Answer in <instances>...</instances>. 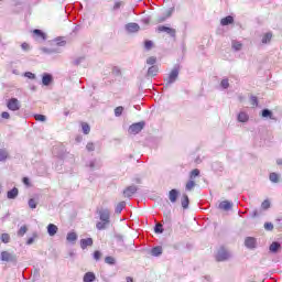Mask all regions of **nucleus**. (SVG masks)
<instances>
[{
	"mask_svg": "<svg viewBox=\"0 0 282 282\" xmlns=\"http://www.w3.org/2000/svg\"><path fill=\"white\" fill-rule=\"evenodd\" d=\"M142 129H144V122H138L130 126L129 133H131L132 135H138V133L142 131Z\"/></svg>",
	"mask_w": 282,
	"mask_h": 282,
	"instance_id": "f257e3e1",
	"label": "nucleus"
},
{
	"mask_svg": "<svg viewBox=\"0 0 282 282\" xmlns=\"http://www.w3.org/2000/svg\"><path fill=\"white\" fill-rule=\"evenodd\" d=\"M8 109L11 111H19L21 109V104L19 102V99L11 98L7 105Z\"/></svg>",
	"mask_w": 282,
	"mask_h": 282,
	"instance_id": "f03ea898",
	"label": "nucleus"
},
{
	"mask_svg": "<svg viewBox=\"0 0 282 282\" xmlns=\"http://www.w3.org/2000/svg\"><path fill=\"white\" fill-rule=\"evenodd\" d=\"M217 261H226L230 259V253L226 249H220L216 256Z\"/></svg>",
	"mask_w": 282,
	"mask_h": 282,
	"instance_id": "7ed1b4c3",
	"label": "nucleus"
},
{
	"mask_svg": "<svg viewBox=\"0 0 282 282\" xmlns=\"http://www.w3.org/2000/svg\"><path fill=\"white\" fill-rule=\"evenodd\" d=\"M178 195H180V192H177V189H171L169 193L170 202H172V204H175L177 202Z\"/></svg>",
	"mask_w": 282,
	"mask_h": 282,
	"instance_id": "20e7f679",
	"label": "nucleus"
},
{
	"mask_svg": "<svg viewBox=\"0 0 282 282\" xmlns=\"http://www.w3.org/2000/svg\"><path fill=\"white\" fill-rule=\"evenodd\" d=\"M138 191L135 186H130L123 191L124 197H132L134 193Z\"/></svg>",
	"mask_w": 282,
	"mask_h": 282,
	"instance_id": "39448f33",
	"label": "nucleus"
},
{
	"mask_svg": "<svg viewBox=\"0 0 282 282\" xmlns=\"http://www.w3.org/2000/svg\"><path fill=\"white\" fill-rule=\"evenodd\" d=\"M47 232H48L50 237H54V235H56L58 232V227L54 224H50L47 226Z\"/></svg>",
	"mask_w": 282,
	"mask_h": 282,
	"instance_id": "423d86ee",
	"label": "nucleus"
},
{
	"mask_svg": "<svg viewBox=\"0 0 282 282\" xmlns=\"http://www.w3.org/2000/svg\"><path fill=\"white\" fill-rule=\"evenodd\" d=\"M159 32H166L167 34H171V36H175V29H171L169 26H159Z\"/></svg>",
	"mask_w": 282,
	"mask_h": 282,
	"instance_id": "0eeeda50",
	"label": "nucleus"
},
{
	"mask_svg": "<svg viewBox=\"0 0 282 282\" xmlns=\"http://www.w3.org/2000/svg\"><path fill=\"white\" fill-rule=\"evenodd\" d=\"M100 220L105 221L106 224H109V210L105 209L99 212Z\"/></svg>",
	"mask_w": 282,
	"mask_h": 282,
	"instance_id": "6e6552de",
	"label": "nucleus"
},
{
	"mask_svg": "<svg viewBox=\"0 0 282 282\" xmlns=\"http://www.w3.org/2000/svg\"><path fill=\"white\" fill-rule=\"evenodd\" d=\"M87 246H94V240L91 238L80 240V248H83V250H85Z\"/></svg>",
	"mask_w": 282,
	"mask_h": 282,
	"instance_id": "1a4fd4ad",
	"label": "nucleus"
},
{
	"mask_svg": "<svg viewBox=\"0 0 282 282\" xmlns=\"http://www.w3.org/2000/svg\"><path fill=\"white\" fill-rule=\"evenodd\" d=\"M96 281V274L94 272H87L84 275V282H94Z\"/></svg>",
	"mask_w": 282,
	"mask_h": 282,
	"instance_id": "9d476101",
	"label": "nucleus"
},
{
	"mask_svg": "<svg viewBox=\"0 0 282 282\" xmlns=\"http://www.w3.org/2000/svg\"><path fill=\"white\" fill-rule=\"evenodd\" d=\"M245 246H247V248H254V246H257V240L252 237H249L246 239Z\"/></svg>",
	"mask_w": 282,
	"mask_h": 282,
	"instance_id": "9b49d317",
	"label": "nucleus"
},
{
	"mask_svg": "<svg viewBox=\"0 0 282 282\" xmlns=\"http://www.w3.org/2000/svg\"><path fill=\"white\" fill-rule=\"evenodd\" d=\"M126 29L128 32H138V30H140V25H138V23H129Z\"/></svg>",
	"mask_w": 282,
	"mask_h": 282,
	"instance_id": "f8f14e48",
	"label": "nucleus"
},
{
	"mask_svg": "<svg viewBox=\"0 0 282 282\" xmlns=\"http://www.w3.org/2000/svg\"><path fill=\"white\" fill-rule=\"evenodd\" d=\"M235 19L232 18V15H228L224 19H221L220 23L221 25H230V23H234Z\"/></svg>",
	"mask_w": 282,
	"mask_h": 282,
	"instance_id": "ddd939ff",
	"label": "nucleus"
},
{
	"mask_svg": "<svg viewBox=\"0 0 282 282\" xmlns=\"http://www.w3.org/2000/svg\"><path fill=\"white\" fill-rule=\"evenodd\" d=\"M232 207V205L230 204V202L228 200H224L219 204V208L221 210H230V208Z\"/></svg>",
	"mask_w": 282,
	"mask_h": 282,
	"instance_id": "4468645a",
	"label": "nucleus"
},
{
	"mask_svg": "<svg viewBox=\"0 0 282 282\" xmlns=\"http://www.w3.org/2000/svg\"><path fill=\"white\" fill-rule=\"evenodd\" d=\"M19 195V189L14 187L13 189L9 191L7 194L8 199H14Z\"/></svg>",
	"mask_w": 282,
	"mask_h": 282,
	"instance_id": "2eb2a0df",
	"label": "nucleus"
},
{
	"mask_svg": "<svg viewBox=\"0 0 282 282\" xmlns=\"http://www.w3.org/2000/svg\"><path fill=\"white\" fill-rule=\"evenodd\" d=\"M34 36H36V39H42V41H45L46 36L45 33H43V31L35 29L33 31Z\"/></svg>",
	"mask_w": 282,
	"mask_h": 282,
	"instance_id": "dca6fc26",
	"label": "nucleus"
},
{
	"mask_svg": "<svg viewBox=\"0 0 282 282\" xmlns=\"http://www.w3.org/2000/svg\"><path fill=\"white\" fill-rule=\"evenodd\" d=\"M151 253L153 257H160V254H162V247H154L151 250Z\"/></svg>",
	"mask_w": 282,
	"mask_h": 282,
	"instance_id": "f3484780",
	"label": "nucleus"
},
{
	"mask_svg": "<svg viewBox=\"0 0 282 282\" xmlns=\"http://www.w3.org/2000/svg\"><path fill=\"white\" fill-rule=\"evenodd\" d=\"M158 72H159L158 66H151V67L148 69L149 76H156V75H158Z\"/></svg>",
	"mask_w": 282,
	"mask_h": 282,
	"instance_id": "a211bd4d",
	"label": "nucleus"
},
{
	"mask_svg": "<svg viewBox=\"0 0 282 282\" xmlns=\"http://www.w3.org/2000/svg\"><path fill=\"white\" fill-rule=\"evenodd\" d=\"M11 259H12V254H10V252L3 251V252L1 253V260H2V261H10Z\"/></svg>",
	"mask_w": 282,
	"mask_h": 282,
	"instance_id": "6ab92c4d",
	"label": "nucleus"
},
{
	"mask_svg": "<svg viewBox=\"0 0 282 282\" xmlns=\"http://www.w3.org/2000/svg\"><path fill=\"white\" fill-rule=\"evenodd\" d=\"M238 120H239V122H248V113H246V112H240V113L238 115Z\"/></svg>",
	"mask_w": 282,
	"mask_h": 282,
	"instance_id": "aec40b11",
	"label": "nucleus"
},
{
	"mask_svg": "<svg viewBox=\"0 0 282 282\" xmlns=\"http://www.w3.org/2000/svg\"><path fill=\"white\" fill-rule=\"evenodd\" d=\"M43 85H50L52 83V75H44L42 78Z\"/></svg>",
	"mask_w": 282,
	"mask_h": 282,
	"instance_id": "412c9836",
	"label": "nucleus"
},
{
	"mask_svg": "<svg viewBox=\"0 0 282 282\" xmlns=\"http://www.w3.org/2000/svg\"><path fill=\"white\" fill-rule=\"evenodd\" d=\"M279 248H281V245L279 242H273L271 246H270V251L271 252H276L279 250Z\"/></svg>",
	"mask_w": 282,
	"mask_h": 282,
	"instance_id": "4be33fe9",
	"label": "nucleus"
},
{
	"mask_svg": "<svg viewBox=\"0 0 282 282\" xmlns=\"http://www.w3.org/2000/svg\"><path fill=\"white\" fill-rule=\"evenodd\" d=\"M76 239H78V236L76 235V232H69L67 235V241H76Z\"/></svg>",
	"mask_w": 282,
	"mask_h": 282,
	"instance_id": "5701e85b",
	"label": "nucleus"
},
{
	"mask_svg": "<svg viewBox=\"0 0 282 282\" xmlns=\"http://www.w3.org/2000/svg\"><path fill=\"white\" fill-rule=\"evenodd\" d=\"M1 241H2V243H10V235L2 234L1 235Z\"/></svg>",
	"mask_w": 282,
	"mask_h": 282,
	"instance_id": "b1692460",
	"label": "nucleus"
},
{
	"mask_svg": "<svg viewBox=\"0 0 282 282\" xmlns=\"http://www.w3.org/2000/svg\"><path fill=\"white\" fill-rule=\"evenodd\" d=\"M271 40H272V33H267V34L262 37V43H270Z\"/></svg>",
	"mask_w": 282,
	"mask_h": 282,
	"instance_id": "393cba45",
	"label": "nucleus"
},
{
	"mask_svg": "<svg viewBox=\"0 0 282 282\" xmlns=\"http://www.w3.org/2000/svg\"><path fill=\"white\" fill-rule=\"evenodd\" d=\"M82 129L86 135L91 131V128L87 123H82Z\"/></svg>",
	"mask_w": 282,
	"mask_h": 282,
	"instance_id": "a878e982",
	"label": "nucleus"
},
{
	"mask_svg": "<svg viewBox=\"0 0 282 282\" xmlns=\"http://www.w3.org/2000/svg\"><path fill=\"white\" fill-rule=\"evenodd\" d=\"M195 188V181L191 180L186 184V191H193Z\"/></svg>",
	"mask_w": 282,
	"mask_h": 282,
	"instance_id": "bb28decb",
	"label": "nucleus"
},
{
	"mask_svg": "<svg viewBox=\"0 0 282 282\" xmlns=\"http://www.w3.org/2000/svg\"><path fill=\"white\" fill-rule=\"evenodd\" d=\"M269 178H270L271 182L276 183V182H279V174L271 173Z\"/></svg>",
	"mask_w": 282,
	"mask_h": 282,
	"instance_id": "cd10ccee",
	"label": "nucleus"
},
{
	"mask_svg": "<svg viewBox=\"0 0 282 282\" xmlns=\"http://www.w3.org/2000/svg\"><path fill=\"white\" fill-rule=\"evenodd\" d=\"M182 206H183V208H188V196L187 195H183Z\"/></svg>",
	"mask_w": 282,
	"mask_h": 282,
	"instance_id": "c85d7f7f",
	"label": "nucleus"
},
{
	"mask_svg": "<svg viewBox=\"0 0 282 282\" xmlns=\"http://www.w3.org/2000/svg\"><path fill=\"white\" fill-rule=\"evenodd\" d=\"M8 159V152L6 150H0V162Z\"/></svg>",
	"mask_w": 282,
	"mask_h": 282,
	"instance_id": "c756f323",
	"label": "nucleus"
},
{
	"mask_svg": "<svg viewBox=\"0 0 282 282\" xmlns=\"http://www.w3.org/2000/svg\"><path fill=\"white\" fill-rule=\"evenodd\" d=\"M26 232H28V227L23 226L18 231V235H19V237H23V235H25Z\"/></svg>",
	"mask_w": 282,
	"mask_h": 282,
	"instance_id": "7c9ffc66",
	"label": "nucleus"
},
{
	"mask_svg": "<svg viewBox=\"0 0 282 282\" xmlns=\"http://www.w3.org/2000/svg\"><path fill=\"white\" fill-rule=\"evenodd\" d=\"M105 262L109 265H113V263H116V259H113V257H106Z\"/></svg>",
	"mask_w": 282,
	"mask_h": 282,
	"instance_id": "2f4dec72",
	"label": "nucleus"
},
{
	"mask_svg": "<svg viewBox=\"0 0 282 282\" xmlns=\"http://www.w3.org/2000/svg\"><path fill=\"white\" fill-rule=\"evenodd\" d=\"M122 111H124V108L122 107H117L115 109V116L119 117V116H122Z\"/></svg>",
	"mask_w": 282,
	"mask_h": 282,
	"instance_id": "473e14b6",
	"label": "nucleus"
},
{
	"mask_svg": "<svg viewBox=\"0 0 282 282\" xmlns=\"http://www.w3.org/2000/svg\"><path fill=\"white\" fill-rule=\"evenodd\" d=\"M35 120H37L39 122H45L46 118L44 115H35L34 116Z\"/></svg>",
	"mask_w": 282,
	"mask_h": 282,
	"instance_id": "72a5a7b5",
	"label": "nucleus"
},
{
	"mask_svg": "<svg viewBox=\"0 0 282 282\" xmlns=\"http://www.w3.org/2000/svg\"><path fill=\"white\" fill-rule=\"evenodd\" d=\"M126 204L124 202H121L117 205L116 212L117 213H122V209L124 208Z\"/></svg>",
	"mask_w": 282,
	"mask_h": 282,
	"instance_id": "f704fd0d",
	"label": "nucleus"
},
{
	"mask_svg": "<svg viewBox=\"0 0 282 282\" xmlns=\"http://www.w3.org/2000/svg\"><path fill=\"white\" fill-rule=\"evenodd\" d=\"M177 76H178V73H177V70H172V73L170 74V80H175L176 78H177Z\"/></svg>",
	"mask_w": 282,
	"mask_h": 282,
	"instance_id": "c9c22d12",
	"label": "nucleus"
},
{
	"mask_svg": "<svg viewBox=\"0 0 282 282\" xmlns=\"http://www.w3.org/2000/svg\"><path fill=\"white\" fill-rule=\"evenodd\" d=\"M199 175V170L195 169L191 172V180H194V177H198Z\"/></svg>",
	"mask_w": 282,
	"mask_h": 282,
	"instance_id": "e433bc0d",
	"label": "nucleus"
},
{
	"mask_svg": "<svg viewBox=\"0 0 282 282\" xmlns=\"http://www.w3.org/2000/svg\"><path fill=\"white\" fill-rule=\"evenodd\" d=\"M241 43L240 42H237V41H235V42H232V47H234V50H236V51H239V50H241Z\"/></svg>",
	"mask_w": 282,
	"mask_h": 282,
	"instance_id": "4c0bfd02",
	"label": "nucleus"
},
{
	"mask_svg": "<svg viewBox=\"0 0 282 282\" xmlns=\"http://www.w3.org/2000/svg\"><path fill=\"white\" fill-rule=\"evenodd\" d=\"M261 208H263V210H268V208H270V200H264L261 204Z\"/></svg>",
	"mask_w": 282,
	"mask_h": 282,
	"instance_id": "58836bf2",
	"label": "nucleus"
},
{
	"mask_svg": "<svg viewBox=\"0 0 282 282\" xmlns=\"http://www.w3.org/2000/svg\"><path fill=\"white\" fill-rule=\"evenodd\" d=\"M106 226H107V223H97V229L98 230H105V228H106Z\"/></svg>",
	"mask_w": 282,
	"mask_h": 282,
	"instance_id": "ea45409f",
	"label": "nucleus"
},
{
	"mask_svg": "<svg viewBox=\"0 0 282 282\" xmlns=\"http://www.w3.org/2000/svg\"><path fill=\"white\" fill-rule=\"evenodd\" d=\"M220 85H221V87H223L224 89H228V87H229L228 79H223L221 83H220Z\"/></svg>",
	"mask_w": 282,
	"mask_h": 282,
	"instance_id": "a19ab883",
	"label": "nucleus"
},
{
	"mask_svg": "<svg viewBox=\"0 0 282 282\" xmlns=\"http://www.w3.org/2000/svg\"><path fill=\"white\" fill-rule=\"evenodd\" d=\"M250 101H251L252 107H257V105H259L258 99H257V97H254V96H252V97L250 98Z\"/></svg>",
	"mask_w": 282,
	"mask_h": 282,
	"instance_id": "79ce46f5",
	"label": "nucleus"
},
{
	"mask_svg": "<svg viewBox=\"0 0 282 282\" xmlns=\"http://www.w3.org/2000/svg\"><path fill=\"white\" fill-rule=\"evenodd\" d=\"M264 228H265V230H273L274 229V225H272V223H265L264 224Z\"/></svg>",
	"mask_w": 282,
	"mask_h": 282,
	"instance_id": "37998d69",
	"label": "nucleus"
},
{
	"mask_svg": "<svg viewBox=\"0 0 282 282\" xmlns=\"http://www.w3.org/2000/svg\"><path fill=\"white\" fill-rule=\"evenodd\" d=\"M100 257H102V253H101L100 251H95V252H94V259H95L96 261H99Z\"/></svg>",
	"mask_w": 282,
	"mask_h": 282,
	"instance_id": "c03bdc74",
	"label": "nucleus"
},
{
	"mask_svg": "<svg viewBox=\"0 0 282 282\" xmlns=\"http://www.w3.org/2000/svg\"><path fill=\"white\" fill-rule=\"evenodd\" d=\"M29 206H30V208H36V200H34V198H31L29 200Z\"/></svg>",
	"mask_w": 282,
	"mask_h": 282,
	"instance_id": "a18cd8bd",
	"label": "nucleus"
},
{
	"mask_svg": "<svg viewBox=\"0 0 282 282\" xmlns=\"http://www.w3.org/2000/svg\"><path fill=\"white\" fill-rule=\"evenodd\" d=\"M145 50H151V47H153V42L152 41H145Z\"/></svg>",
	"mask_w": 282,
	"mask_h": 282,
	"instance_id": "49530a36",
	"label": "nucleus"
},
{
	"mask_svg": "<svg viewBox=\"0 0 282 282\" xmlns=\"http://www.w3.org/2000/svg\"><path fill=\"white\" fill-rule=\"evenodd\" d=\"M268 116H272V112H271L270 110H268V109H264V110L262 111V117H263V118H268Z\"/></svg>",
	"mask_w": 282,
	"mask_h": 282,
	"instance_id": "de8ad7c7",
	"label": "nucleus"
},
{
	"mask_svg": "<svg viewBox=\"0 0 282 282\" xmlns=\"http://www.w3.org/2000/svg\"><path fill=\"white\" fill-rule=\"evenodd\" d=\"M155 57H149L148 59H147V63H148V65H155Z\"/></svg>",
	"mask_w": 282,
	"mask_h": 282,
	"instance_id": "09e8293b",
	"label": "nucleus"
},
{
	"mask_svg": "<svg viewBox=\"0 0 282 282\" xmlns=\"http://www.w3.org/2000/svg\"><path fill=\"white\" fill-rule=\"evenodd\" d=\"M155 232H162V225L161 224H158L155 226Z\"/></svg>",
	"mask_w": 282,
	"mask_h": 282,
	"instance_id": "8fccbe9b",
	"label": "nucleus"
},
{
	"mask_svg": "<svg viewBox=\"0 0 282 282\" xmlns=\"http://www.w3.org/2000/svg\"><path fill=\"white\" fill-rule=\"evenodd\" d=\"M86 148H87V151H94V143H88Z\"/></svg>",
	"mask_w": 282,
	"mask_h": 282,
	"instance_id": "3c124183",
	"label": "nucleus"
},
{
	"mask_svg": "<svg viewBox=\"0 0 282 282\" xmlns=\"http://www.w3.org/2000/svg\"><path fill=\"white\" fill-rule=\"evenodd\" d=\"M122 6V2H116L113 6V10H118Z\"/></svg>",
	"mask_w": 282,
	"mask_h": 282,
	"instance_id": "603ef678",
	"label": "nucleus"
},
{
	"mask_svg": "<svg viewBox=\"0 0 282 282\" xmlns=\"http://www.w3.org/2000/svg\"><path fill=\"white\" fill-rule=\"evenodd\" d=\"M2 118H4V120H8L10 118V113L9 112H2Z\"/></svg>",
	"mask_w": 282,
	"mask_h": 282,
	"instance_id": "864d4df0",
	"label": "nucleus"
},
{
	"mask_svg": "<svg viewBox=\"0 0 282 282\" xmlns=\"http://www.w3.org/2000/svg\"><path fill=\"white\" fill-rule=\"evenodd\" d=\"M25 77L26 78H34V74L33 73H25Z\"/></svg>",
	"mask_w": 282,
	"mask_h": 282,
	"instance_id": "5fc2aeb1",
	"label": "nucleus"
},
{
	"mask_svg": "<svg viewBox=\"0 0 282 282\" xmlns=\"http://www.w3.org/2000/svg\"><path fill=\"white\" fill-rule=\"evenodd\" d=\"M23 183H24L26 186H30V181L28 180V177H24V178H23Z\"/></svg>",
	"mask_w": 282,
	"mask_h": 282,
	"instance_id": "6e6d98bb",
	"label": "nucleus"
},
{
	"mask_svg": "<svg viewBox=\"0 0 282 282\" xmlns=\"http://www.w3.org/2000/svg\"><path fill=\"white\" fill-rule=\"evenodd\" d=\"M126 281H127V282H133V278L128 276V278L126 279Z\"/></svg>",
	"mask_w": 282,
	"mask_h": 282,
	"instance_id": "4d7b16f0",
	"label": "nucleus"
},
{
	"mask_svg": "<svg viewBox=\"0 0 282 282\" xmlns=\"http://www.w3.org/2000/svg\"><path fill=\"white\" fill-rule=\"evenodd\" d=\"M22 47H23V50H25L26 47H28V44H22Z\"/></svg>",
	"mask_w": 282,
	"mask_h": 282,
	"instance_id": "13d9d810",
	"label": "nucleus"
},
{
	"mask_svg": "<svg viewBox=\"0 0 282 282\" xmlns=\"http://www.w3.org/2000/svg\"><path fill=\"white\" fill-rule=\"evenodd\" d=\"M276 164H282L281 159H279V160L276 161Z\"/></svg>",
	"mask_w": 282,
	"mask_h": 282,
	"instance_id": "bf43d9fd",
	"label": "nucleus"
},
{
	"mask_svg": "<svg viewBox=\"0 0 282 282\" xmlns=\"http://www.w3.org/2000/svg\"><path fill=\"white\" fill-rule=\"evenodd\" d=\"M42 51L45 52V53H47V50H45V48H42Z\"/></svg>",
	"mask_w": 282,
	"mask_h": 282,
	"instance_id": "052dcab7",
	"label": "nucleus"
},
{
	"mask_svg": "<svg viewBox=\"0 0 282 282\" xmlns=\"http://www.w3.org/2000/svg\"><path fill=\"white\" fill-rule=\"evenodd\" d=\"M253 215H254V217H257V212H254V214H253Z\"/></svg>",
	"mask_w": 282,
	"mask_h": 282,
	"instance_id": "680f3d73",
	"label": "nucleus"
},
{
	"mask_svg": "<svg viewBox=\"0 0 282 282\" xmlns=\"http://www.w3.org/2000/svg\"><path fill=\"white\" fill-rule=\"evenodd\" d=\"M29 243H32V240H30Z\"/></svg>",
	"mask_w": 282,
	"mask_h": 282,
	"instance_id": "e2e57ef3",
	"label": "nucleus"
}]
</instances>
